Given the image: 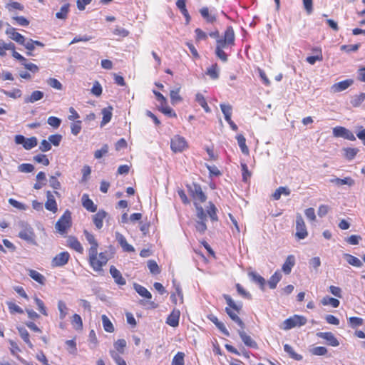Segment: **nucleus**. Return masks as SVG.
<instances>
[{"instance_id": "1", "label": "nucleus", "mask_w": 365, "mask_h": 365, "mask_svg": "<svg viewBox=\"0 0 365 365\" xmlns=\"http://www.w3.org/2000/svg\"><path fill=\"white\" fill-rule=\"evenodd\" d=\"M235 32L231 26H227L223 36V39H217L215 48L216 56L223 62L227 61V55L223 51L235 44Z\"/></svg>"}, {"instance_id": "2", "label": "nucleus", "mask_w": 365, "mask_h": 365, "mask_svg": "<svg viewBox=\"0 0 365 365\" xmlns=\"http://www.w3.org/2000/svg\"><path fill=\"white\" fill-rule=\"evenodd\" d=\"M223 297L229 306V307L225 308L226 313L242 329H244L245 327V323L237 315L242 308V304L241 302H235L228 294H224Z\"/></svg>"}, {"instance_id": "3", "label": "nucleus", "mask_w": 365, "mask_h": 365, "mask_svg": "<svg viewBox=\"0 0 365 365\" xmlns=\"http://www.w3.org/2000/svg\"><path fill=\"white\" fill-rule=\"evenodd\" d=\"M17 227L19 230L18 237L27 242L28 243L36 245V237L33 227L27 222L20 220L17 222Z\"/></svg>"}, {"instance_id": "4", "label": "nucleus", "mask_w": 365, "mask_h": 365, "mask_svg": "<svg viewBox=\"0 0 365 365\" xmlns=\"http://www.w3.org/2000/svg\"><path fill=\"white\" fill-rule=\"evenodd\" d=\"M71 212L66 210L56 222L55 228L60 234L63 235L71 227Z\"/></svg>"}, {"instance_id": "5", "label": "nucleus", "mask_w": 365, "mask_h": 365, "mask_svg": "<svg viewBox=\"0 0 365 365\" xmlns=\"http://www.w3.org/2000/svg\"><path fill=\"white\" fill-rule=\"evenodd\" d=\"M307 323V319L303 316L294 315L284 321L281 328L289 330L296 327H301Z\"/></svg>"}, {"instance_id": "6", "label": "nucleus", "mask_w": 365, "mask_h": 365, "mask_svg": "<svg viewBox=\"0 0 365 365\" xmlns=\"http://www.w3.org/2000/svg\"><path fill=\"white\" fill-rule=\"evenodd\" d=\"M187 147L185 138L176 135L171 138L170 148L174 153H181Z\"/></svg>"}, {"instance_id": "7", "label": "nucleus", "mask_w": 365, "mask_h": 365, "mask_svg": "<svg viewBox=\"0 0 365 365\" xmlns=\"http://www.w3.org/2000/svg\"><path fill=\"white\" fill-rule=\"evenodd\" d=\"M188 189L195 202H204L206 200L207 197L200 185L193 183L192 185L188 186Z\"/></svg>"}, {"instance_id": "8", "label": "nucleus", "mask_w": 365, "mask_h": 365, "mask_svg": "<svg viewBox=\"0 0 365 365\" xmlns=\"http://www.w3.org/2000/svg\"><path fill=\"white\" fill-rule=\"evenodd\" d=\"M296 237L302 240L307 237L308 233L307 231L304 221L301 215L298 214L296 217Z\"/></svg>"}, {"instance_id": "9", "label": "nucleus", "mask_w": 365, "mask_h": 365, "mask_svg": "<svg viewBox=\"0 0 365 365\" xmlns=\"http://www.w3.org/2000/svg\"><path fill=\"white\" fill-rule=\"evenodd\" d=\"M333 135L336 138H343L349 140H355L356 138L353 133L342 126H336L333 128Z\"/></svg>"}, {"instance_id": "10", "label": "nucleus", "mask_w": 365, "mask_h": 365, "mask_svg": "<svg viewBox=\"0 0 365 365\" xmlns=\"http://www.w3.org/2000/svg\"><path fill=\"white\" fill-rule=\"evenodd\" d=\"M70 259V254L68 252H62L56 255L51 261L53 267H63L66 264Z\"/></svg>"}, {"instance_id": "11", "label": "nucleus", "mask_w": 365, "mask_h": 365, "mask_svg": "<svg viewBox=\"0 0 365 365\" xmlns=\"http://www.w3.org/2000/svg\"><path fill=\"white\" fill-rule=\"evenodd\" d=\"M5 33L9 36V38L19 43L20 45L21 43H23L24 41L25 40V37L21 34L16 32V29L12 27L9 24H7V29Z\"/></svg>"}, {"instance_id": "12", "label": "nucleus", "mask_w": 365, "mask_h": 365, "mask_svg": "<svg viewBox=\"0 0 365 365\" xmlns=\"http://www.w3.org/2000/svg\"><path fill=\"white\" fill-rule=\"evenodd\" d=\"M354 83V81L352 79H346L339 83H336L331 87V91L333 93H339L341 92L346 89H347L349 86H351Z\"/></svg>"}, {"instance_id": "13", "label": "nucleus", "mask_w": 365, "mask_h": 365, "mask_svg": "<svg viewBox=\"0 0 365 365\" xmlns=\"http://www.w3.org/2000/svg\"><path fill=\"white\" fill-rule=\"evenodd\" d=\"M115 239L124 252H132L135 251L134 247L127 242L125 237L121 233L116 232Z\"/></svg>"}, {"instance_id": "14", "label": "nucleus", "mask_w": 365, "mask_h": 365, "mask_svg": "<svg viewBox=\"0 0 365 365\" xmlns=\"http://www.w3.org/2000/svg\"><path fill=\"white\" fill-rule=\"evenodd\" d=\"M317 336L327 341V344L332 346H337L339 344V341L331 332H318Z\"/></svg>"}, {"instance_id": "15", "label": "nucleus", "mask_w": 365, "mask_h": 365, "mask_svg": "<svg viewBox=\"0 0 365 365\" xmlns=\"http://www.w3.org/2000/svg\"><path fill=\"white\" fill-rule=\"evenodd\" d=\"M47 200L45 203V207L46 210L55 213L58 210L57 203L54 198V195L51 191L46 192Z\"/></svg>"}, {"instance_id": "16", "label": "nucleus", "mask_w": 365, "mask_h": 365, "mask_svg": "<svg viewBox=\"0 0 365 365\" xmlns=\"http://www.w3.org/2000/svg\"><path fill=\"white\" fill-rule=\"evenodd\" d=\"M108 261L107 252H101L97 257V264H93L91 267L96 272L102 270V267L106 264Z\"/></svg>"}, {"instance_id": "17", "label": "nucleus", "mask_w": 365, "mask_h": 365, "mask_svg": "<svg viewBox=\"0 0 365 365\" xmlns=\"http://www.w3.org/2000/svg\"><path fill=\"white\" fill-rule=\"evenodd\" d=\"M237 332L245 345L250 348H257V344L256 341L253 340L250 336L247 335L244 329H240Z\"/></svg>"}, {"instance_id": "18", "label": "nucleus", "mask_w": 365, "mask_h": 365, "mask_svg": "<svg viewBox=\"0 0 365 365\" xmlns=\"http://www.w3.org/2000/svg\"><path fill=\"white\" fill-rule=\"evenodd\" d=\"M110 273L117 284L123 286L126 284L125 279L123 277L120 272L115 267L111 266L110 267Z\"/></svg>"}, {"instance_id": "19", "label": "nucleus", "mask_w": 365, "mask_h": 365, "mask_svg": "<svg viewBox=\"0 0 365 365\" xmlns=\"http://www.w3.org/2000/svg\"><path fill=\"white\" fill-rule=\"evenodd\" d=\"M180 312L179 310L174 309L168 317L166 323L173 327H176L179 324Z\"/></svg>"}, {"instance_id": "20", "label": "nucleus", "mask_w": 365, "mask_h": 365, "mask_svg": "<svg viewBox=\"0 0 365 365\" xmlns=\"http://www.w3.org/2000/svg\"><path fill=\"white\" fill-rule=\"evenodd\" d=\"M107 212L104 210H99L95 215H93V223L97 229H101L103 227V220L107 216Z\"/></svg>"}, {"instance_id": "21", "label": "nucleus", "mask_w": 365, "mask_h": 365, "mask_svg": "<svg viewBox=\"0 0 365 365\" xmlns=\"http://www.w3.org/2000/svg\"><path fill=\"white\" fill-rule=\"evenodd\" d=\"M83 206L88 211L94 212L97 210V207L93 202L89 198L87 194H83L81 198Z\"/></svg>"}, {"instance_id": "22", "label": "nucleus", "mask_w": 365, "mask_h": 365, "mask_svg": "<svg viewBox=\"0 0 365 365\" xmlns=\"http://www.w3.org/2000/svg\"><path fill=\"white\" fill-rule=\"evenodd\" d=\"M294 264H295L294 257L293 255H289L287 257L284 263L283 264L282 269L285 274H288L291 272L292 269L294 266Z\"/></svg>"}, {"instance_id": "23", "label": "nucleus", "mask_w": 365, "mask_h": 365, "mask_svg": "<svg viewBox=\"0 0 365 365\" xmlns=\"http://www.w3.org/2000/svg\"><path fill=\"white\" fill-rule=\"evenodd\" d=\"M112 110L113 107L108 106L107 108H104L101 110V113L103 115V119L101 123V126L103 127L109 123L112 118Z\"/></svg>"}, {"instance_id": "24", "label": "nucleus", "mask_w": 365, "mask_h": 365, "mask_svg": "<svg viewBox=\"0 0 365 365\" xmlns=\"http://www.w3.org/2000/svg\"><path fill=\"white\" fill-rule=\"evenodd\" d=\"M208 318L213 324H215V325L220 330V331L224 335H225L226 336H230V332L225 327V324L222 322H220L217 317L214 315H210Z\"/></svg>"}, {"instance_id": "25", "label": "nucleus", "mask_w": 365, "mask_h": 365, "mask_svg": "<svg viewBox=\"0 0 365 365\" xmlns=\"http://www.w3.org/2000/svg\"><path fill=\"white\" fill-rule=\"evenodd\" d=\"M68 245L79 253H82L83 248L80 242L74 237H69L68 238Z\"/></svg>"}, {"instance_id": "26", "label": "nucleus", "mask_w": 365, "mask_h": 365, "mask_svg": "<svg viewBox=\"0 0 365 365\" xmlns=\"http://www.w3.org/2000/svg\"><path fill=\"white\" fill-rule=\"evenodd\" d=\"M28 274L31 279L41 284H44L46 282L45 277L34 269H29Z\"/></svg>"}, {"instance_id": "27", "label": "nucleus", "mask_w": 365, "mask_h": 365, "mask_svg": "<svg viewBox=\"0 0 365 365\" xmlns=\"http://www.w3.org/2000/svg\"><path fill=\"white\" fill-rule=\"evenodd\" d=\"M98 244L91 245L90 249L88 250V256H89V262L91 266L93 264H97V257H98Z\"/></svg>"}, {"instance_id": "28", "label": "nucleus", "mask_w": 365, "mask_h": 365, "mask_svg": "<svg viewBox=\"0 0 365 365\" xmlns=\"http://www.w3.org/2000/svg\"><path fill=\"white\" fill-rule=\"evenodd\" d=\"M249 276L252 281L259 285L262 290L264 289V285L266 283L264 278H263L262 276L254 272H250Z\"/></svg>"}, {"instance_id": "29", "label": "nucleus", "mask_w": 365, "mask_h": 365, "mask_svg": "<svg viewBox=\"0 0 365 365\" xmlns=\"http://www.w3.org/2000/svg\"><path fill=\"white\" fill-rule=\"evenodd\" d=\"M282 277V275L279 271L275 272L267 282L269 288L272 289H275L278 282L281 280Z\"/></svg>"}, {"instance_id": "30", "label": "nucleus", "mask_w": 365, "mask_h": 365, "mask_svg": "<svg viewBox=\"0 0 365 365\" xmlns=\"http://www.w3.org/2000/svg\"><path fill=\"white\" fill-rule=\"evenodd\" d=\"M133 287L135 292L141 297L148 299L152 298V294L145 287L136 283L134 284Z\"/></svg>"}, {"instance_id": "31", "label": "nucleus", "mask_w": 365, "mask_h": 365, "mask_svg": "<svg viewBox=\"0 0 365 365\" xmlns=\"http://www.w3.org/2000/svg\"><path fill=\"white\" fill-rule=\"evenodd\" d=\"M43 93L42 91H35L34 92H32V93L31 94V96L25 98V103H35L36 101H39L41 99H42L43 98Z\"/></svg>"}, {"instance_id": "32", "label": "nucleus", "mask_w": 365, "mask_h": 365, "mask_svg": "<svg viewBox=\"0 0 365 365\" xmlns=\"http://www.w3.org/2000/svg\"><path fill=\"white\" fill-rule=\"evenodd\" d=\"M200 13L202 17L205 19L207 23H213L216 21L215 16L210 14L209 9L207 7H202L200 9Z\"/></svg>"}, {"instance_id": "33", "label": "nucleus", "mask_w": 365, "mask_h": 365, "mask_svg": "<svg viewBox=\"0 0 365 365\" xmlns=\"http://www.w3.org/2000/svg\"><path fill=\"white\" fill-rule=\"evenodd\" d=\"M330 182L337 185H347L349 186H353L355 183L354 180L350 177L344 179L336 178L331 179Z\"/></svg>"}, {"instance_id": "34", "label": "nucleus", "mask_w": 365, "mask_h": 365, "mask_svg": "<svg viewBox=\"0 0 365 365\" xmlns=\"http://www.w3.org/2000/svg\"><path fill=\"white\" fill-rule=\"evenodd\" d=\"M15 45L12 42H5L4 40L0 39V56H4L6 55V51L8 50H14Z\"/></svg>"}, {"instance_id": "35", "label": "nucleus", "mask_w": 365, "mask_h": 365, "mask_svg": "<svg viewBox=\"0 0 365 365\" xmlns=\"http://www.w3.org/2000/svg\"><path fill=\"white\" fill-rule=\"evenodd\" d=\"M236 139L237 140V143L242 153L245 155L249 154V149L246 145V139L242 134H239L237 135Z\"/></svg>"}, {"instance_id": "36", "label": "nucleus", "mask_w": 365, "mask_h": 365, "mask_svg": "<svg viewBox=\"0 0 365 365\" xmlns=\"http://www.w3.org/2000/svg\"><path fill=\"white\" fill-rule=\"evenodd\" d=\"M344 257L346 259V262L352 266L356 267H361L362 266L361 261L354 256L349 254H344Z\"/></svg>"}, {"instance_id": "37", "label": "nucleus", "mask_w": 365, "mask_h": 365, "mask_svg": "<svg viewBox=\"0 0 365 365\" xmlns=\"http://www.w3.org/2000/svg\"><path fill=\"white\" fill-rule=\"evenodd\" d=\"M19 333L22 338V339L24 341V342L31 348L32 349L34 347L33 344L29 339V334L27 331V330L24 327H19L18 328Z\"/></svg>"}, {"instance_id": "38", "label": "nucleus", "mask_w": 365, "mask_h": 365, "mask_svg": "<svg viewBox=\"0 0 365 365\" xmlns=\"http://www.w3.org/2000/svg\"><path fill=\"white\" fill-rule=\"evenodd\" d=\"M101 319L104 330L109 333L113 332L114 327L110 320L108 319V317L106 315L103 314L102 315Z\"/></svg>"}, {"instance_id": "39", "label": "nucleus", "mask_w": 365, "mask_h": 365, "mask_svg": "<svg viewBox=\"0 0 365 365\" xmlns=\"http://www.w3.org/2000/svg\"><path fill=\"white\" fill-rule=\"evenodd\" d=\"M290 194V190L286 187H279L273 193L272 197L275 200H279L282 195L288 196Z\"/></svg>"}, {"instance_id": "40", "label": "nucleus", "mask_w": 365, "mask_h": 365, "mask_svg": "<svg viewBox=\"0 0 365 365\" xmlns=\"http://www.w3.org/2000/svg\"><path fill=\"white\" fill-rule=\"evenodd\" d=\"M58 309L59 311V318L64 319L68 314V308L63 301L59 300L58 302Z\"/></svg>"}, {"instance_id": "41", "label": "nucleus", "mask_w": 365, "mask_h": 365, "mask_svg": "<svg viewBox=\"0 0 365 365\" xmlns=\"http://www.w3.org/2000/svg\"><path fill=\"white\" fill-rule=\"evenodd\" d=\"M71 324L73 328L76 330H81L83 329V322L81 316L78 314H74L72 317Z\"/></svg>"}, {"instance_id": "42", "label": "nucleus", "mask_w": 365, "mask_h": 365, "mask_svg": "<svg viewBox=\"0 0 365 365\" xmlns=\"http://www.w3.org/2000/svg\"><path fill=\"white\" fill-rule=\"evenodd\" d=\"M365 100V93H360L359 94L355 95L351 98V104L354 107H359Z\"/></svg>"}, {"instance_id": "43", "label": "nucleus", "mask_w": 365, "mask_h": 365, "mask_svg": "<svg viewBox=\"0 0 365 365\" xmlns=\"http://www.w3.org/2000/svg\"><path fill=\"white\" fill-rule=\"evenodd\" d=\"M219 71L217 63H215L207 68L206 74L212 79L216 80L219 78Z\"/></svg>"}, {"instance_id": "44", "label": "nucleus", "mask_w": 365, "mask_h": 365, "mask_svg": "<svg viewBox=\"0 0 365 365\" xmlns=\"http://www.w3.org/2000/svg\"><path fill=\"white\" fill-rule=\"evenodd\" d=\"M284 350L285 352H287V354H289V355L294 359L297 360V361H301L302 359V356L299 354H297L293 348L289 345V344H285L284 346Z\"/></svg>"}, {"instance_id": "45", "label": "nucleus", "mask_w": 365, "mask_h": 365, "mask_svg": "<svg viewBox=\"0 0 365 365\" xmlns=\"http://www.w3.org/2000/svg\"><path fill=\"white\" fill-rule=\"evenodd\" d=\"M221 110L225 116L226 121H229L231 119L232 108L230 105L220 104Z\"/></svg>"}, {"instance_id": "46", "label": "nucleus", "mask_w": 365, "mask_h": 365, "mask_svg": "<svg viewBox=\"0 0 365 365\" xmlns=\"http://www.w3.org/2000/svg\"><path fill=\"white\" fill-rule=\"evenodd\" d=\"M207 212L212 221L218 220V217L217 215V208L215 205L211 202H209V207L207 209Z\"/></svg>"}, {"instance_id": "47", "label": "nucleus", "mask_w": 365, "mask_h": 365, "mask_svg": "<svg viewBox=\"0 0 365 365\" xmlns=\"http://www.w3.org/2000/svg\"><path fill=\"white\" fill-rule=\"evenodd\" d=\"M194 205L196 209V216L197 217V220L206 221L207 220V214L204 211L202 206L199 205L197 202H195Z\"/></svg>"}, {"instance_id": "48", "label": "nucleus", "mask_w": 365, "mask_h": 365, "mask_svg": "<svg viewBox=\"0 0 365 365\" xmlns=\"http://www.w3.org/2000/svg\"><path fill=\"white\" fill-rule=\"evenodd\" d=\"M69 4L62 6L60 11L56 14V17L59 19H66L69 11Z\"/></svg>"}, {"instance_id": "49", "label": "nucleus", "mask_w": 365, "mask_h": 365, "mask_svg": "<svg viewBox=\"0 0 365 365\" xmlns=\"http://www.w3.org/2000/svg\"><path fill=\"white\" fill-rule=\"evenodd\" d=\"M322 303L323 305H331L334 308H336L339 306V301L337 299L325 297L322 299Z\"/></svg>"}, {"instance_id": "50", "label": "nucleus", "mask_w": 365, "mask_h": 365, "mask_svg": "<svg viewBox=\"0 0 365 365\" xmlns=\"http://www.w3.org/2000/svg\"><path fill=\"white\" fill-rule=\"evenodd\" d=\"M38 144V140L36 137H31L26 138L23 147L26 150H31L36 147Z\"/></svg>"}, {"instance_id": "51", "label": "nucleus", "mask_w": 365, "mask_h": 365, "mask_svg": "<svg viewBox=\"0 0 365 365\" xmlns=\"http://www.w3.org/2000/svg\"><path fill=\"white\" fill-rule=\"evenodd\" d=\"M179 92H180V88H178L175 90L170 91V96L171 103L173 105H175V104L182 101V99L181 96L179 95Z\"/></svg>"}, {"instance_id": "52", "label": "nucleus", "mask_w": 365, "mask_h": 365, "mask_svg": "<svg viewBox=\"0 0 365 365\" xmlns=\"http://www.w3.org/2000/svg\"><path fill=\"white\" fill-rule=\"evenodd\" d=\"M148 267L153 274H158L160 272V267L155 260H148Z\"/></svg>"}, {"instance_id": "53", "label": "nucleus", "mask_w": 365, "mask_h": 365, "mask_svg": "<svg viewBox=\"0 0 365 365\" xmlns=\"http://www.w3.org/2000/svg\"><path fill=\"white\" fill-rule=\"evenodd\" d=\"M66 344L67 345L68 351L73 355H76L77 354V348L76 343L74 339L67 340L66 341Z\"/></svg>"}, {"instance_id": "54", "label": "nucleus", "mask_w": 365, "mask_h": 365, "mask_svg": "<svg viewBox=\"0 0 365 365\" xmlns=\"http://www.w3.org/2000/svg\"><path fill=\"white\" fill-rule=\"evenodd\" d=\"M184 353L178 352L173 359L172 365H184Z\"/></svg>"}, {"instance_id": "55", "label": "nucleus", "mask_w": 365, "mask_h": 365, "mask_svg": "<svg viewBox=\"0 0 365 365\" xmlns=\"http://www.w3.org/2000/svg\"><path fill=\"white\" fill-rule=\"evenodd\" d=\"M8 201L11 205H12L15 208L19 209L20 210H26L28 208L27 205H26L25 204H24L22 202L17 201L15 199L9 198Z\"/></svg>"}, {"instance_id": "56", "label": "nucleus", "mask_w": 365, "mask_h": 365, "mask_svg": "<svg viewBox=\"0 0 365 365\" xmlns=\"http://www.w3.org/2000/svg\"><path fill=\"white\" fill-rule=\"evenodd\" d=\"M126 344L127 343L125 339H118L114 343V347L118 352L123 354Z\"/></svg>"}, {"instance_id": "57", "label": "nucleus", "mask_w": 365, "mask_h": 365, "mask_svg": "<svg viewBox=\"0 0 365 365\" xmlns=\"http://www.w3.org/2000/svg\"><path fill=\"white\" fill-rule=\"evenodd\" d=\"M48 140L51 145L52 144L54 146H58L61 142L62 135L60 134L51 135L48 136Z\"/></svg>"}, {"instance_id": "58", "label": "nucleus", "mask_w": 365, "mask_h": 365, "mask_svg": "<svg viewBox=\"0 0 365 365\" xmlns=\"http://www.w3.org/2000/svg\"><path fill=\"white\" fill-rule=\"evenodd\" d=\"M18 170L24 173H31L34 170V166L30 163H23L18 167Z\"/></svg>"}, {"instance_id": "59", "label": "nucleus", "mask_w": 365, "mask_h": 365, "mask_svg": "<svg viewBox=\"0 0 365 365\" xmlns=\"http://www.w3.org/2000/svg\"><path fill=\"white\" fill-rule=\"evenodd\" d=\"M47 123L53 128H58L61 125V120L55 116H50L47 120Z\"/></svg>"}, {"instance_id": "60", "label": "nucleus", "mask_w": 365, "mask_h": 365, "mask_svg": "<svg viewBox=\"0 0 365 365\" xmlns=\"http://www.w3.org/2000/svg\"><path fill=\"white\" fill-rule=\"evenodd\" d=\"M71 133L74 135H77L81 130V121L76 120L71 125Z\"/></svg>"}, {"instance_id": "61", "label": "nucleus", "mask_w": 365, "mask_h": 365, "mask_svg": "<svg viewBox=\"0 0 365 365\" xmlns=\"http://www.w3.org/2000/svg\"><path fill=\"white\" fill-rule=\"evenodd\" d=\"M110 354L118 365H126L125 360L115 351L110 350Z\"/></svg>"}, {"instance_id": "62", "label": "nucleus", "mask_w": 365, "mask_h": 365, "mask_svg": "<svg viewBox=\"0 0 365 365\" xmlns=\"http://www.w3.org/2000/svg\"><path fill=\"white\" fill-rule=\"evenodd\" d=\"M108 152V146L105 144L102 146V148L99 150H97L94 153V157L96 159L101 158L104 155L107 154Z\"/></svg>"}, {"instance_id": "63", "label": "nucleus", "mask_w": 365, "mask_h": 365, "mask_svg": "<svg viewBox=\"0 0 365 365\" xmlns=\"http://www.w3.org/2000/svg\"><path fill=\"white\" fill-rule=\"evenodd\" d=\"M47 83L52 88L57 89V90H61L63 88V86L61 83L54 78H50L47 81Z\"/></svg>"}, {"instance_id": "64", "label": "nucleus", "mask_w": 365, "mask_h": 365, "mask_svg": "<svg viewBox=\"0 0 365 365\" xmlns=\"http://www.w3.org/2000/svg\"><path fill=\"white\" fill-rule=\"evenodd\" d=\"M160 110L165 115H167L170 117H176L175 113L171 108L168 106L167 104H161V108H160Z\"/></svg>"}]
</instances>
